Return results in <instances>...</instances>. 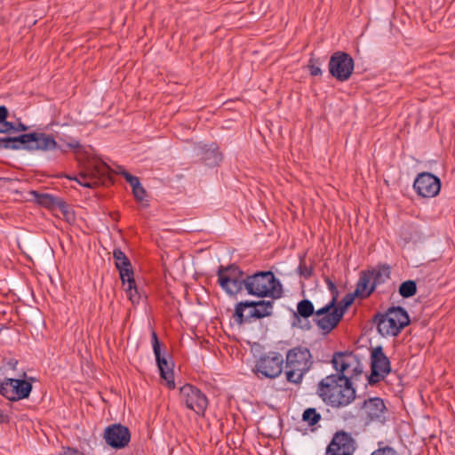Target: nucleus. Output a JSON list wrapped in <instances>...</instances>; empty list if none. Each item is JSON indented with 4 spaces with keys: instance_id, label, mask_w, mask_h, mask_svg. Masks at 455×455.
<instances>
[{
    "instance_id": "nucleus-1",
    "label": "nucleus",
    "mask_w": 455,
    "mask_h": 455,
    "mask_svg": "<svg viewBox=\"0 0 455 455\" xmlns=\"http://www.w3.org/2000/svg\"><path fill=\"white\" fill-rule=\"evenodd\" d=\"M316 394L325 404L334 409L349 405L356 396L353 382L343 375H335L334 373L326 376L318 382Z\"/></svg>"
},
{
    "instance_id": "nucleus-2",
    "label": "nucleus",
    "mask_w": 455,
    "mask_h": 455,
    "mask_svg": "<svg viewBox=\"0 0 455 455\" xmlns=\"http://www.w3.org/2000/svg\"><path fill=\"white\" fill-rule=\"evenodd\" d=\"M243 289L248 294L259 298L280 299L283 286L272 271H258L245 276Z\"/></svg>"
},
{
    "instance_id": "nucleus-3",
    "label": "nucleus",
    "mask_w": 455,
    "mask_h": 455,
    "mask_svg": "<svg viewBox=\"0 0 455 455\" xmlns=\"http://www.w3.org/2000/svg\"><path fill=\"white\" fill-rule=\"evenodd\" d=\"M284 362L286 380L296 385L302 382L314 363L310 350L300 346L289 349Z\"/></svg>"
},
{
    "instance_id": "nucleus-4",
    "label": "nucleus",
    "mask_w": 455,
    "mask_h": 455,
    "mask_svg": "<svg viewBox=\"0 0 455 455\" xmlns=\"http://www.w3.org/2000/svg\"><path fill=\"white\" fill-rule=\"evenodd\" d=\"M377 329L382 336H397L409 324L407 311L402 307H390L386 314L376 316Z\"/></svg>"
},
{
    "instance_id": "nucleus-5",
    "label": "nucleus",
    "mask_w": 455,
    "mask_h": 455,
    "mask_svg": "<svg viewBox=\"0 0 455 455\" xmlns=\"http://www.w3.org/2000/svg\"><path fill=\"white\" fill-rule=\"evenodd\" d=\"M331 364L336 371L335 375H343L350 381L360 376L363 371L361 360L353 352H335Z\"/></svg>"
},
{
    "instance_id": "nucleus-6",
    "label": "nucleus",
    "mask_w": 455,
    "mask_h": 455,
    "mask_svg": "<svg viewBox=\"0 0 455 455\" xmlns=\"http://www.w3.org/2000/svg\"><path fill=\"white\" fill-rule=\"evenodd\" d=\"M217 276L218 283L229 295H236L243 289L244 273L235 264L220 266Z\"/></svg>"
},
{
    "instance_id": "nucleus-7",
    "label": "nucleus",
    "mask_w": 455,
    "mask_h": 455,
    "mask_svg": "<svg viewBox=\"0 0 455 455\" xmlns=\"http://www.w3.org/2000/svg\"><path fill=\"white\" fill-rule=\"evenodd\" d=\"M283 363L284 359L280 353L270 351L257 360L253 372L261 379H275L282 373Z\"/></svg>"
},
{
    "instance_id": "nucleus-8",
    "label": "nucleus",
    "mask_w": 455,
    "mask_h": 455,
    "mask_svg": "<svg viewBox=\"0 0 455 455\" xmlns=\"http://www.w3.org/2000/svg\"><path fill=\"white\" fill-rule=\"evenodd\" d=\"M358 414L365 425L383 424L386 421L387 407L380 397L365 399L358 407Z\"/></svg>"
},
{
    "instance_id": "nucleus-9",
    "label": "nucleus",
    "mask_w": 455,
    "mask_h": 455,
    "mask_svg": "<svg viewBox=\"0 0 455 455\" xmlns=\"http://www.w3.org/2000/svg\"><path fill=\"white\" fill-rule=\"evenodd\" d=\"M391 371L388 357L384 354L381 346L371 349V374L367 377L368 383L374 386L383 380Z\"/></svg>"
},
{
    "instance_id": "nucleus-10",
    "label": "nucleus",
    "mask_w": 455,
    "mask_h": 455,
    "mask_svg": "<svg viewBox=\"0 0 455 455\" xmlns=\"http://www.w3.org/2000/svg\"><path fill=\"white\" fill-rule=\"evenodd\" d=\"M355 62L353 58L345 52H334L329 60L330 74L339 82L347 81L353 74Z\"/></svg>"
},
{
    "instance_id": "nucleus-11",
    "label": "nucleus",
    "mask_w": 455,
    "mask_h": 455,
    "mask_svg": "<svg viewBox=\"0 0 455 455\" xmlns=\"http://www.w3.org/2000/svg\"><path fill=\"white\" fill-rule=\"evenodd\" d=\"M180 398L188 409L192 410L196 414L204 415L207 409L208 399L206 395L191 384H185L180 388Z\"/></svg>"
},
{
    "instance_id": "nucleus-12",
    "label": "nucleus",
    "mask_w": 455,
    "mask_h": 455,
    "mask_svg": "<svg viewBox=\"0 0 455 455\" xmlns=\"http://www.w3.org/2000/svg\"><path fill=\"white\" fill-rule=\"evenodd\" d=\"M357 449V443L353 435L339 430L326 447L325 455H353Z\"/></svg>"
},
{
    "instance_id": "nucleus-13",
    "label": "nucleus",
    "mask_w": 455,
    "mask_h": 455,
    "mask_svg": "<svg viewBox=\"0 0 455 455\" xmlns=\"http://www.w3.org/2000/svg\"><path fill=\"white\" fill-rule=\"evenodd\" d=\"M32 391V383L20 379H5L0 384V394L9 401L28 398Z\"/></svg>"
},
{
    "instance_id": "nucleus-14",
    "label": "nucleus",
    "mask_w": 455,
    "mask_h": 455,
    "mask_svg": "<svg viewBox=\"0 0 455 455\" xmlns=\"http://www.w3.org/2000/svg\"><path fill=\"white\" fill-rule=\"evenodd\" d=\"M336 304V296L324 307L315 311V324L323 333H330L339 324L342 319V312L337 313L333 307Z\"/></svg>"
},
{
    "instance_id": "nucleus-15",
    "label": "nucleus",
    "mask_w": 455,
    "mask_h": 455,
    "mask_svg": "<svg viewBox=\"0 0 455 455\" xmlns=\"http://www.w3.org/2000/svg\"><path fill=\"white\" fill-rule=\"evenodd\" d=\"M108 169L105 163H97L80 173L78 177L67 176V178L76 180L83 187L95 188L104 182L108 174Z\"/></svg>"
},
{
    "instance_id": "nucleus-16",
    "label": "nucleus",
    "mask_w": 455,
    "mask_h": 455,
    "mask_svg": "<svg viewBox=\"0 0 455 455\" xmlns=\"http://www.w3.org/2000/svg\"><path fill=\"white\" fill-rule=\"evenodd\" d=\"M413 188L418 196L424 198L436 196L441 189L440 179L427 172H421L416 177Z\"/></svg>"
},
{
    "instance_id": "nucleus-17",
    "label": "nucleus",
    "mask_w": 455,
    "mask_h": 455,
    "mask_svg": "<svg viewBox=\"0 0 455 455\" xmlns=\"http://www.w3.org/2000/svg\"><path fill=\"white\" fill-rule=\"evenodd\" d=\"M151 343L161 378L166 381L168 387L172 389L175 387L172 362H169L165 356L162 355L161 343L155 331L151 332Z\"/></svg>"
},
{
    "instance_id": "nucleus-18",
    "label": "nucleus",
    "mask_w": 455,
    "mask_h": 455,
    "mask_svg": "<svg viewBox=\"0 0 455 455\" xmlns=\"http://www.w3.org/2000/svg\"><path fill=\"white\" fill-rule=\"evenodd\" d=\"M104 439L110 447L123 449L131 441V432L122 424H112L105 428Z\"/></svg>"
},
{
    "instance_id": "nucleus-19",
    "label": "nucleus",
    "mask_w": 455,
    "mask_h": 455,
    "mask_svg": "<svg viewBox=\"0 0 455 455\" xmlns=\"http://www.w3.org/2000/svg\"><path fill=\"white\" fill-rule=\"evenodd\" d=\"M26 146L25 149L28 151L41 150L51 151L58 148V144L54 138L44 132L25 133Z\"/></svg>"
},
{
    "instance_id": "nucleus-20",
    "label": "nucleus",
    "mask_w": 455,
    "mask_h": 455,
    "mask_svg": "<svg viewBox=\"0 0 455 455\" xmlns=\"http://www.w3.org/2000/svg\"><path fill=\"white\" fill-rule=\"evenodd\" d=\"M116 267L118 269L123 285L125 286V280L134 277L132 264L125 253L119 248L113 251Z\"/></svg>"
},
{
    "instance_id": "nucleus-21",
    "label": "nucleus",
    "mask_w": 455,
    "mask_h": 455,
    "mask_svg": "<svg viewBox=\"0 0 455 455\" xmlns=\"http://www.w3.org/2000/svg\"><path fill=\"white\" fill-rule=\"evenodd\" d=\"M243 307H254L258 312V318L259 320L265 317H269L273 315L274 301L265 299L240 301L238 308L239 314H241L240 310Z\"/></svg>"
},
{
    "instance_id": "nucleus-22",
    "label": "nucleus",
    "mask_w": 455,
    "mask_h": 455,
    "mask_svg": "<svg viewBox=\"0 0 455 455\" xmlns=\"http://www.w3.org/2000/svg\"><path fill=\"white\" fill-rule=\"evenodd\" d=\"M36 201L42 206L52 208L58 207L64 214L68 213V204L60 198L50 194H41L37 191H31Z\"/></svg>"
},
{
    "instance_id": "nucleus-23",
    "label": "nucleus",
    "mask_w": 455,
    "mask_h": 455,
    "mask_svg": "<svg viewBox=\"0 0 455 455\" xmlns=\"http://www.w3.org/2000/svg\"><path fill=\"white\" fill-rule=\"evenodd\" d=\"M371 279L367 271H362L356 283L355 294L361 299L368 298L374 291Z\"/></svg>"
},
{
    "instance_id": "nucleus-24",
    "label": "nucleus",
    "mask_w": 455,
    "mask_h": 455,
    "mask_svg": "<svg viewBox=\"0 0 455 455\" xmlns=\"http://www.w3.org/2000/svg\"><path fill=\"white\" fill-rule=\"evenodd\" d=\"M370 275L374 289L390 278V267L388 265H380L371 270H366Z\"/></svg>"
},
{
    "instance_id": "nucleus-25",
    "label": "nucleus",
    "mask_w": 455,
    "mask_h": 455,
    "mask_svg": "<svg viewBox=\"0 0 455 455\" xmlns=\"http://www.w3.org/2000/svg\"><path fill=\"white\" fill-rule=\"evenodd\" d=\"M239 306H240V302H238L235 305V312L233 315V317H234L235 321L236 322V323H238L239 325H242L245 323H251L255 320H259L258 312L255 310L254 307H243L240 310L241 314H239V312H238Z\"/></svg>"
},
{
    "instance_id": "nucleus-26",
    "label": "nucleus",
    "mask_w": 455,
    "mask_h": 455,
    "mask_svg": "<svg viewBox=\"0 0 455 455\" xmlns=\"http://www.w3.org/2000/svg\"><path fill=\"white\" fill-rule=\"evenodd\" d=\"M26 138L25 133L14 137L0 138V149H25Z\"/></svg>"
},
{
    "instance_id": "nucleus-27",
    "label": "nucleus",
    "mask_w": 455,
    "mask_h": 455,
    "mask_svg": "<svg viewBox=\"0 0 455 455\" xmlns=\"http://www.w3.org/2000/svg\"><path fill=\"white\" fill-rule=\"evenodd\" d=\"M314 314L315 315L314 305L309 299H305L298 303L297 313H295L297 317L300 316L307 319Z\"/></svg>"
},
{
    "instance_id": "nucleus-28",
    "label": "nucleus",
    "mask_w": 455,
    "mask_h": 455,
    "mask_svg": "<svg viewBox=\"0 0 455 455\" xmlns=\"http://www.w3.org/2000/svg\"><path fill=\"white\" fill-rule=\"evenodd\" d=\"M125 285H126V287L124 288V290H125V292H126L127 297L129 298V299L133 304L139 303L140 299V293L138 291V289L136 287V283H135L134 277L130 278V279H126L125 280Z\"/></svg>"
},
{
    "instance_id": "nucleus-29",
    "label": "nucleus",
    "mask_w": 455,
    "mask_h": 455,
    "mask_svg": "<svg viewBox=\"0 0 455 455\" xmlns=\"http://www.w3.org/2000/svg\"><path fill=\"white\" fill-rule=\"evenodd\" d=\"M398 291L403 298H411L417 292V283L413 280L404 281L400 284Z\"/></svg>"
},
{
    "instance_id": "nucleus-30",
    "label": "nucleus",
    "mask_w": 455,
    "mask_h": 455,
    "mask_svg": "<svg viewBox=\"0 0 455 455\" xmlns=\"http://www.w3.org/2000/svg\"><path fill=\"white\" fill-rule=\"evenodd\" d=\"M355 297L356 295L355 294V292L346 294L339 303L335 304L333 309L337 313H339L341 311L343 316L347 308L350 307L351 304L354 302Z\"/></svg>"
},
{
    "instance_id": "nucleus-31",
    "label": "nucleus",
    "mask_w": 455,
    "mask_h": 455,
    "mask_svg": "<svg viewBox=\"0 0 455 455\" xmlns=\"http://www.w3.org/2000/svg\"><path fill=\"white\" fill-rule=\"evenodd\" d=\"M321 65L322 61L320 60V59L315 58L314 57L313 54H311V57L308 60L307 68L312 76H318L323 74Z\"/></svg>"
},
{
    "instance_id": "nucleus-32",
    "label": "nucleus",
    "mask_w": 455,
    "mask_h": 455,
    "mask_svg": "<svg viewBox=\"0 0 455 455\" xmlns=\"http://www.w3.org/2000/svg\"><path fill=\"white\" fill-rule=\"evenodd\" d=\"M302 419L309 426H314L321 419V415L315 408H307L304 411Z\"/></svg>"
},
{
    "instance_id": "nucleus-33",
    "label": "nucleus",
    "mask_w": 455,
    "mask_h": 455,
    "mask_svg": "<svg viewBox=\"0 0 455 455\" xmlns=\"http://www.w3.org/2000/svg\"><path fill=\"white\" fill-rule=\"evenodd\" d=\"M297 273L300 275L305 277L306 279H308L311 277L313 274V267L307 266L305 262V258L301 257L299 259V265L297 267Z\"/></svg>"
},
{
    "instance_id": "nucleus-34",
    "label": "nucleus",
    "mask_w": 455,
    "mask_h": 455,
    "mask_svg": "<svg viewBox=\"0 0 455 455\" xmlns=\"http://www.w3.org/2000/svg\"><path fill=\"white\" fill-rule=\"evenodd\" d=\"M370 455H399V453L393 447L388 445L381 446L379 443V448L373 451Z\"/></svg>"
},
{
    "instance_id": "nucleus-35",
    "label": "nucleus",
    "mask_w": 455,
    "mask_h": 455,
    "mask_svg": "<svg viewBox=\"0 0 455 455\" xmlns=\"http://www.w3.org/2000/svg\"><path fill=\"white\" fill-rule=\"evenodd\" d=\"M132 194L137 201L142 202L146 196V190L140 183L138 186L132 188Z\"/></svg>"
},
{
    "instance_id": "nucleus-36",
    "label": "nucleus",
    "mask_w": 455,
    "mask_h": 455,
    "mask_svg": "<svg viewBox=\"0 0 455 455\" xmlns=\"http://www.w3.org/2000/svg\"><path fill=\"white\" fill-rule=\"evenodd\" d=\"M1 133H15V124L7 122L6 120L0 123Z\"/></svg>"
},
{
    "instance_id": "nucleus-37",
    "label": "nucleus",
    "mask_w": 455,
    "mask_h": 455,
    "mask_svg": "<svg viewBox=\"0 0 455 455\" xmlns=\"http://www.w3.org/2000/svg\"><path fill=\"white\" fill-rule=\"evenodd\" d=\"M123 176L124 177L125 180L131 185L132 188H134L140 183L138 177L133 176L127 172H123Z\"/></svg>"
},
{
    "instance_id": "nucleus-38",
    "label": "nucleus",
    "mask_w": 455,
    "mask_h": 455,
    "mask_svg": "<svg viewBox=\"0 0 455 455\" xmlns=\"http://www.w3.org/2000/svg\"><path fill=\"white\" fill-rule=\"evenodd\" d=\"M59 455H84V454L76 448L67 447V448H63Z\"/></svg>"
},
{
    "instance_id": "nucleus-39",
    "label": "nucleus",
    "mask_w": 455,
    "mask_h": 455,
    "mask_svg": "<svg viewBox=\"0 0 455 455\" xmlns=\"http://www.w3.org/2000/svg\"><path fill=\"white\" fill-rule=\"evenodd\" d=\"M325 283L327 284L329 291L332 293L333 297L336 296V298H337L338 297V289H337L335 283L330 278H326Z\"/></svg>"
},
{
    "instance_id": "nucleus-40",
    "label": "nucleus",
    "mask_w": 455,
    "mask_h": 455,
    "mask_svg": "<svg viewBox=\"0 0 455 455\" xmlns=\"http://www.w3.org/2000/svg\"><path fill=\"white\" fill-rule=\"evenodd\" d=\"M9 111L5 106H0V123L5 121L8 117Z\"/></svg>"
},
{
    "instance_id": "nucleus-41",
    "label": "nucleus",
    "mask_w": 455,
    "mask_h": 455,
    "mask_svg": "<svg viewBox=\"0 0 455 455\" xmlns=\"http://www.w3.org/2000/svg\"><path fill=\"white\" fill-rule=\"evenodd\" d=\"M14 128H15V132H26L28 130V126L20 122H19L17 124H15Z\"/></svg>"
},
{
    "instance_id": "nucleus-42",
    "label": "nucleus",
    "mask_w": 455,
    "mask_h": 455,
    "mask_svg": "<svg viewBox=\"0 0 455 455\" xmlns=\"http://www.w3.org/2000/svg\"><path fill=\"white\" fill-rule=\"evenodd\" d=\"M9 421V417L7 414L4 413L2 410H0V424L7 423Z\"/></svg>"
},
{
    "instance_id": "nucleus-43",
    "label": "nucleus",
    "mask_w": 455,
    "mask_h": 455,
    "mask_svg": "<svg viewBox=\"0 0 455 455\" xmlns=\"http://www.w3.org/2000/svg\"><path fill=\"white\" fill-rule=\"evenodd\" d=\"M18 364V361L16 360H11L10 362H8L7 365L9 366L10 369L12 370H15L16 369V366Z\"/></svg>"
},
{
    "instance_id": "nucleus-44",
    "label": "nucleus",
    "mask_w": 455,
    "mask_h": 455,
    "mask_svg": "<svg viewBox=\"0 0 455 455\" xmlns=\"http://www.w3.org/2000/svg\"><path fill=\"white\" fill-rule=\"evenodd\" d=\"M70 147L71 148H76V147H78V143H76V145L70 144Z\"/></svg>"
}]
</instances>
